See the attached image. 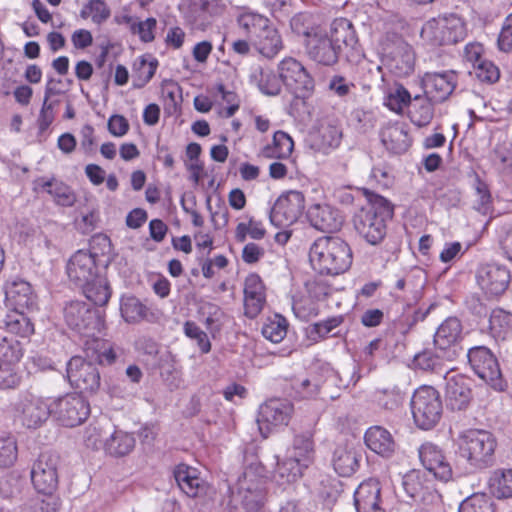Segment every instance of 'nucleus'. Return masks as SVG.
Returning a JSON list of instances; mask_svg holds the SVG:
<instances>
[{"instance_id": "obj_26", "label": "nucleus", "mask_w": 512, "mask_h": 512, "mask_svg": "<svg viewBox=\"0 0 512 512\" xmlns=\"http://www.w3.org/2000/svg\"><path fill=\"white\" fill-rule=\"evenodd\" d=\"M5 303L10 310H31L36 306V296L28 282L14 280L6 284Z\"/></svg>"}, {"instance_id": "obj_59", "label": "nucleus", "mask_w": 512, "mask_h": 512, "mask_svg": "<svg viewBox=\"0 0 512 512\" xmlns=\"http://www.w3.org/2000/svg\"><path fill=\"white\" fill-rule=\"evenodd\" d=\"M184 333L188 338L196 341L202 353H208L211 350V342L208 335L194 322H185Z\"/></svg>"}, {"instance_id": "obj_28", "label": "nucleus", "mask_w": 512, "mask_h": 512, "mask_svg": "<svg viewBox=\"0 0 512 512\" xmlns=\"http://www.w3.org/2000/svg\"><path fill=\"white\" fill-rule=\"evenodd\" d=\"M33 191L35 193L46 192L57 205L71 207L76 201V195L73 190L62 181L52 177H38L33 181Z\"/></svg>"}, {"instance_id": "obj_24", "label": "nucleus", "mask_w": 512, "mask_h": 512, "mask_svg": "<svg viewBox=\"0 0 512 512\" xmlns=\"http://www.w3.org/2000/svg\"><path fill=\"white\" fill-rule=\"evenodd\" d=\"M477 282L487 294H502L510 282V272L499 264H486L477 272Z\"/></svg>"}, {"instance_id": "obj_27", "label": "nucleus", "mask_w": 512, "mask_h": 512, "mask_svg": "<svg viewBox=\"0 0 512 512\" xmlns=\"http://www.w3.org/2000/svg\"><path fill=\"white\" fill-rule=\"evenodd\" d=\"M445 379L447 406L451 410L461 411L466 409L472 398L468 380L459 374H447Z\"/></svg>"}, {"instance_id": "obj_18", "label": "nucleus", "mask_w": 512, "mask_h": 512, "mask_svg": "<svg viewBox=\"0 0 512 512\" xmlns=\"http://www.w3.org/2000/svg\"><path fill=\"white\" fill-rule=\"evenodd\" d=\"M67 377L72 386L86 392H94L100 385V374L95 365L80 356L72 357L67 363Z\"/></svg>"}, {"instance_id": "obj_37", "label": "nucleus", "mask_w": 512, "mask_h": 512, "mask_svg": "<svg viewBox=\"0 0 512 512\" xmlns=\"http://www.w3.org/2000/svg\"><path fill=\"white\" fill-rule=\"evenodd\" d=\"M333 467L342 477L351 476L359 466L357 452L348 446H337L333 453Z\"/></svg>"}, {"instance_id": "obj_22", "label": "nucleus", "mask_w": 512, "mask_h": 512, "mask_svg": "<svg viewBox=\"0 0 512 512\" xmlns=\"http://www.w3.org/2000/svg\"><path fill=\"white\" fill-rule=\"evenodd\" d=\"M238 489L242 504L247 510L256 511L264 504L265 481L263 477L256 475L252 467L245 469L239 478Z\"/></svg>"}, {"instance_id": "obj_62", "label": "nucleus", "mask_w": 512, "mask_h": 512, "mask_svg": "<svg viewBox=\"0 0 512 512\" xmlns=\"http://www.w3.org/2000/svg\"><path fill=\"white\" fill-rule=\"evenodd\" d=\"M343 319L342 317H332L324 321L313 324L310 335L316 340L317 338L327 337L335 328H337Z\"/></svg>"}, {"instance_id": "obj_31", "label": "nucleus", "mask_w": 512, "mask_h": 512, "mask_svg": "<svg viewBox=\"0 0 512 512\" xmlns=\"http://www.w3.org/2000/svg\"><path fill=\"white\" fill-rule=\"evenodd\" d=\"M174 477L181 491L188 497H199L207 492L208 485L200 478L196 468L179 464L174 470Z\"/></svg>"}, {"instance_id": "obj_34", "label": "nucleus", "mask_w": 512, "mask_h": 512, "mask_svg": "<svg viewBox=\"0 0 512 512\" xmlns=\"http://www.w3.org/2000/svg\"><path fill=\"white\" fill-rule=\"evenodd\" d=\"M364 440L371 451L382 457L389 458L395 452L396 443L393 436L381 426H372L367 429Z\"/></svg>"}, {"instance_id": "obj_7", "label": "nucleus", "mask_w": 512, "mask_h": 512, "mask_svg": "<svg viewBox=\"0 0 512 512\" xmlns=\"http://www.w3.org/2000/svg\"><path fill=\"white\" fill-rule=\"evenodd\" d=\"M411 411L419 428L432 429L441 419L443 411L438 391L431 386L416 389L411 398Z\"/></svg>"}, {"instance_id": "obj_29", "label": "nucleus", "mask_w": 512, "mask_h": 512, "mask_svg": "<svg viewBox=\"0 0 512 512\" xmlns=\"http://www.w3.org/2000/svg\"><path fill=\"white\" fill-rule=\"evenodd\" d=\"M266 302L264 285L257 274H249L244 283L245 315L251 319L262 311Z\"/></svg>"}, {"instance_id": "obj_11", "label": "nucleus", "mask_w": 512, "mask_h": 512, "mask_svg": "<svg viewBox=\"0 0 512 512\" xmlns=\"http://www.w3.org/2000/svg\"><path fill=\"white\" fill-rule=\"evenodd\" d=\"M467 359L472 371L495 388H501V370L494 353L484 345H476L467 350Z\"/></svg>"}, {"instance_id": "obj_46", "label": "nucleus", "mask_w": 512, "mask_h": 512, "mask_svg": "<svg viewBox=\"0 0 512 512\" xmlns=\"http://www.w3.org/2000/svg\"><path fill=\"white\" fill-rule=\"evenodd\" d=\"M79 288L82 289L83 294L88 300L98 306L105 305L110 298L109 287L99 274L96 276V279L93 281L89 280L87 285H80Z\"/></svg>"}, {"instance_id": "obj_32", "label": "nucleus", "mask_w": 512, "mask_h": 512, "mask_svg": "<svg viewBox=\"0 0 512 512\" xmlns=\"http://www.w3.org/2000/svg\"><path fill=\"white\" fill-rule=\"evenodd\" d=\"M249 83L266 96H277L282 91L278 72L269 67L253 66L249 73Z\"/></svg>"}, {"instance_id": "obj_55", "label": "nucleus", "mask_w": 512, "mask_h": 512, "mask_svg": "<svg viewBox=\"0 0 512 512\" xmlns=\"http://www.w3.org/2000/svg\"><path fill=\"white\" fill-rule=\"evenodd\" d=\"M459 512H494V503L486 494H473L462 501Z\"/></svg>"}, {"instance_id": "obj_38", "label": "nucleus", "mask_w": 512, "mask_h": 512, "mask_svg": "<svg viewBox=\"0 0 512 512\" xmlns=\"http://www.w3.org/2000/svg\"><path fill=\"white\" fill-rule=\"evenodd\" d=\"M286 456L308 468L314 459V443L311 435L307 433L296 435Z\"/></svg>"}, {"instance_id": "obj_6", "label": "nucleus", "mask_w": 512, "mask_h": 512, "mask_svg": "<svg viewBox=\"0 0 512 512\" xmlns=\"http://www.w3.org/2000/svg\"><path fill=\"white\" fill-rule=\"evenodd\" d=\"M282 87L296 98H308L315 89V81L305 65L298 59L286 56L277 64Z\"/></svg>"}, {"instance_id": "obj_56", "label": "nucleus", "mask_w": 512, "mask_h": 512, "mask_svg": "<svg viewBox=\"0 0 512 512\" xmlns=\"http://www.w3.org/2000/svg\"><path fill=\"white\" fill-rule=\"evenodd\" d=\"M375 401L387 410L397 409L403 402V395L397 388L380 389L374 394Z\"/></svg>"}, {"instance_id": "obj_33", "label": "nucleus", "mask_w": 512, "mask_h": 512, "mask_svg": "<svg viewBox=\"0 0 512 512\" xmlns=\"http://www.w3.org/2000/svg\"><path fill=\"white\" fill-rule=\"evenodd\" d=\"M252 46L267 59L274 58L284 47L282 37L272 23L257 33L252 41Z\"/></svg>"}, {"instance_id": "obj_36", "label": "nucleus", "mask_w": 512, "mask_h": 512, "mask_svg": "<svg viewBox=\"0 0 512 512\" xmlns=\"http://www.w3.org/2000/svg\"><path fill=\"white\" fill-rule=\"evenodd\" d=\"M327 31L332 42L338 46L340 53L343 46L353 49L358 42L352 23L346 18L335 19Z\"/></svg>"}, {"instance_id": "obj_41", "label": "nucleus", "mask_w": 512, "mask_h": 512, "mask_svg": "<svg viewBox=\"0 0 512 512\" xmlns=\"http://www.w3.org/2000/svg\"><path fill=\"white\" fill-rule=\"evenodd\" d=\"M135 447L133 434L123 430L114 432L104 442L105 451L114 457H123L129 454Z\"/></svg>"}, {"instance_id": "obj_21", "label": "nucleus", "mask_w": 512, "mask_h": 512, "mask_svg": "<svg viewBox=\"0 0 512 512\" xmlns=\"http://www.w3.org/2000/svg\"><path fill=\"white\" fill-rule=\"evenodd\" d=\"M462 323L457 317L446 318L434 334V346L444 356L452 360L457 355L456 347L462 340Z\"/></svg>"}, {"instance_id": "obj_52", "label": "nucleus", "mask_w": 512, "mask_h": 512, "mask_svg": "<svg viewBox=\"0 0 512 512\" xmlns=\"http://www.w3.org/2000/svg\"><path fill=\"white\" fill-rule=\"evenodd\" d=\"M287 320L279 315L269 318L262 327V335L273 343L281 342L287 334Z\"/></svg>"}, {"instance_id": "obj_17", "label": "nucleus", "mask_w": 512, "mask_h": 512, "mask_svg": "<svg viewBox=\"0 0 512 512\" xmlns=\"http://www.w3.org/2000/svg\"><path fill=\"white\" fill-rule=\"evenodd\" d=\"M427 472L411 470L402 478V486L406 494L415 501L435 504L440 501L434 482Z\"/></svg>"}, {"instance_id": "obj_35", "label": "nucleus", "mask_w": 512, "mask_h": 512, "mask_svg": "<svg viewBox=\"0 0 512 512\" xmlns=\"http://www.w3.org/2000/svg\"><path fill=\"white\" fill-rule=\"evenodd\" d=\"M342 133L340 130H307L306 145L315 152L328 153L340 144Z\"/></svg>"}, {"instance_id": "obj_13", "label": "nucleus", "mask_w": 512, "mask_h": 512, "mask_svg": "<svg viewBox=\"0 0 512 512\" xmlns=\"http://www.w3.org/2000/svg\"><path fill=\"white\" fill-rule=\"evenodd\" d=\"M305 208L302 192L291 190L282 194L270 210L269 218L276 227H287L295 223Z\"/></svg>"}, {"instance_id": "obj_53", "label": "nucleus", "mask_w": 512, "mask_h": 512, "mask_svg": "<svg viewBox=\"0 0 512 512\" xmlns=\"http://www.w3.org/2000/svg\"><path fill=\"white\" fill-rule=\"evenodd\" d=\"M214 98L222 107L220 114L225 117H231L239 108L238 95L233 91L226 90L221 84L215 88Z\"/></svg>"}, {"instance_id": "obj_61", "label": "nucleus", "mask_w": 512, "mask_h": 512, "mask_svg": "<svg viewBox=\"0 0 512 512\" xmlns=\"http://www.w3.org/2000/svg\"><path fill=\"white\" fill-rule=\"evenodd\" d=\"M474 72L480 81L488 83L496 82L500 76L498 67L487 59L476 65Z\"/></svg>"}, {"instance_id": "obj_43", "label": "nucleus", "mask_w": 512, "mask_h": 512, "mask_svg": "<svg viewBox=\"0 0 512 512\" xmlns=\"http://www.w3.org/2000/svg\"><path fill=\"white\" fill-rule=\"evenodd\" d=\"M158 67V61L151 55L138 57L133 64L134 86H145L154 76Z\"/></svg>"}, {"instance_id": "obj_5", "label": "nucleus", "mask_w": 512, "mask_h": 512, "mask_svg": "<svg viewBox=\"0 0 512 512\" xmlns=\"http://www.w3.org/2000/svg\"><path fill=\"white\" fill-rule=\"evenodd\" d=\"M466 34L464 21L450 14L426 21L420 30V39L424 46L438 47L463 41Z\"/></svg>"}, {"instance_id": "obj_19", "label": "nucleus", "mask_w": 512, "mask_h": 512, "mask_svg": "<svg viewBox=\"0 0 512 512\" xmlns=\"http://www.w3.org/2000/svg\"><path fill=\"white\" fill-rule=\"evenodd\" d=\"M66 272L77 287L87 285L89 280L93 281L98 275L96 254L84 249L76 251L68 260Z\"/></svg>"}, {"instance_id": "obj_51", "label": "nucleus", "mask_w": 512, "mask_h": 512, "mask_svg": "<svg viewBox=\"0 0 512 512\" xmlns=\"http://www.w3.org/2000/svg\"><path fill=\"white\" fill-rule=\"evenodd\" d=\"M410 102L411 96L408 90L403 86H396L387 91L383 103L389 110L401 114Z\"/></svg>"}, {"instance_id": "obj_12", "label": "nucleus", "mask_w": 512, "mask_h": 512, "mask_svg": "<svg viewBox=\"0 0 512 512\" xmlns=\"http://www.w3.org/2000/svg\"><path fill=\"white\" fill-rule=\"evenodd\" d=\"M293 411L292 403L286 399L274 398L263 403L257 416L261 435L266 438L273 428L287 426Z\"/></svg>"}, {"instance_id": "obj_25", "label": "nucleus", "mask_w": 512, "mask_h": 512, "mask_svg": "<svg viewBox=\"0 0 512 512\" xmlns=\"http://www.w3.org/2000/svg\"><path fill=\"white\" fill-rule=\"evenodd\" d=\"M354 505L357 512H385L379 481L369 479L360 483L354 492Z\"/></svg>"}, {"instance_id": "obj_20", "label": "nucleus", "mask_w": 512, "mask_h": 512, "mask_svg": "<svg viewBox=\"0 0 512 512\" xmlns=\"http://www.w3.org/2000/svg\"><path fill=\"white\" fill-rule=\"evenodd\" d=\"M419 459L429 475L442 482L452 479V468L443 451L435 444L426 442L418 449Z\"/></svg>"}, {"instance_id": "obj_16", "label": "nucleus", "mask_w": 512, "mask_h": 512, "mask_svg": "<svg viewBox=\"0 0 512 512\" xmlns=\"http://www.w3.org/2000/svg\"><path fill=\"white\" fill-rule=\"evenodd\" d=\"M457 82V74L452 70L426 72L421 78L426 98L434 103L447 100L455 90Z\"/></svg>"}, {"instance_id": "obj_45", "label": "nucleus", "mask_w": 512, "mask_h": 512, "mask_svg": "<svg viewBox=\"0 0 512 512\" xmlns=\"http://www.w3.org/2000/svg\"><path fill=\"white\" fill-rule=\"evenodd\" d=\"M489 330L496 340L505 339L512 330V314L503 309H494L489 318Z\"/></svg>"}, {"instance_id": "obj_14", "label": "nucleus", "mask_w": 512, "mask_h": 512, "mask_svg": "<svg viewBox=\"0 0 512 512\" xmlns=\"http://www.w3.org/2000/svg\"><path fill=\"white\" fill-rule=\"evenodd\" d=\"M59 456L52 452H43L34 462L31 480L35 489L42 494H51L58 485Z\"/></svg>"}, {"instance_id": "obj_1", "label": "nucleus", "mask_w": 512, "mask_h": 512, "mask_svg": "<svg viewBox=\"0 0 512 512\" xmlns=\"http://www.w3.org/2000/svg\"><path fill=\"white\" fill-rule=\"evenodd\" d=\"M458 462H465L469 472L484 470L494 465L497 440L486 430L468 429L454 441Z\"/></svg>"}, {"instance_id": "obj_58", "label": "nucleus", "mask_w": 512, "mask_h": 512, "mask_svg": "<svg viewBox=\"0 0 512 512\" xmlns=\"http://www.w3.org/2000/svg\"><path fill=\"white\" fill-rule=\"evenodd\" d=\"M290 26L295 34L303 36L305 39L310 38L311 34L321 28L319 26H314L312 17L306 13H299L293 16L290 21Z\"/></svg>"}, {"instance_id": "obj_47", "label": "nucleus", "mask_w": 512, "mask_h": 512, "mask_svg": "<svg viewBox=\"0 0 512 512\" xmlns=\"http://www.w3.org/2000/svg\"><path fill=\"white\" fill-rule=\"evenodd\" d=\"M237 24L246 34H254L256 36L258 32L267 28L271 21L266 16L257 12L244 11L238 15Z\"/></svg>"}, {"instance_id": "obj_44", "label": "nucleus", "mask_w": 512, "mask_h": 512, "mask_svg": "<svg viewBox=\"0 0 512 512\" xmlns=\"http://www.w3.org/2000/svg\"><path fill=\"white\" fill-rule=\"evenodd\" d=\"M381 141L386 149L393 154L406 152L411 144L407 130H382Z\"/></svg>"}, {"instance_id": "obj_10", "label": "nucleus", "mask_w": 512, "mask_h": 512, "mask_svg": "<svg viewBox=\"0 0 512 512\" xmlns=\"http://www.w3.org/2000/svg\"><path fill=\"white\" fill-rule=\"evenodd\" d=\"M53 415L64 426L75 427L82 424L90 414V405L79 393H70L52 399Z\"/></svg>"}, {"instance_id": "obj_9", "label": "nucleus", "mask_w": 512, "mask_h": 512, "mask_svg": "<svg viewBox=\"0 0 512 512\" xmlns=\"http://www.w3.org/2000/svg\"><path fill=\"white\" fill-rule=\"evenodd\" d=\"M67 325L80 335L90 339L100 333L103 321L97 312L81 301H71L64 309Z\"/></svg>"}, {"instance_id": "obj_30", "label": "nucleus", "mask_w": 512, "mask_h": 512, "mask_svg": "<svg viewBox=\"0 0 512 512\" xmlns=\"http://www.w3.org/2000/svg\"><path fill=\"white\" fill-rule=\"evenodd\" d=\"M307 216L311 225L322 232H335L343 224V218L338 210L328 204L312 205Z\"/></svg>"}, {"instance_id": "obj_15", "label": "nucleus", "mask_w": 512, "mask_h": 512, "mask_svg": "<svg viewBox=\"0 0 512 512\" xmlns=\"http://www.w3.org/2000/svg\"><path fill=\"white\" fill-rule=\"evenodd\" d=\"M307 56L310 60L323 66H333L339 60L340 52L334 44L328 31L320 28L311 34L310 38L304 40Z\"/></svg>"}, {"instance_id": "obj_23", "label": "nucleus", "mask_w": 512, "mask_h": 512, "mask_svg": "<svg viewBox=\"0 0 512 512\" xmlns=\"http://www.w3.org/2000/svg\"><path fill=\"white\" fill-rule=\"evenodd\" d=\"M21 357L19 341L2 337V389L14 388L20 383L18 364Z\"/></svg>"}, {"instance_id": "obj_57", "label": "nucleus", "mask_w": 512, "mask_h": 512, "mask_svg": "<svg viewBox=\"0 0 512 512\" xmlns=\"http://www.w3.org/2000/svg\"><path fill=\"white\" fill-rule=\"evenodd\" d=\"M111 11L104 0H91L82 10L83 17H90L96 24L105 22Z\"/></svg>"}, {"instance_id": "obj_4", "label": "nucleus", "mask_w": 512, "mask_h": 512, "mask_svg": "<svg viewBox=\"0 0 512 512\" xmlns=\"http://www.w3.org/2000/svg\"><path fill=\"white\" fill-rule=\"evenodd\" d=\"M383 64L397 77L409 76L415 68L416 56L410 44L396 33H386L378 44Z\"/></svg>"}, {"instance_id": "obj_63", "label": "nucleus", "mask_w": 512, "mask_h": 512, "mask_svg": "<svg viewBox=\"0 0 512 512\" xmlns=\"http://www.w3.org/2000/svg\"><path fill=\"white\" fill-rule=\"evenodd\" d=\"M497 46L502 52L509 53L512 51V13L503 21L497 39Z\"/></svg>"}, {"instance_id": "obj_64", "label": "nucleus", "mask_w": 512, "mask_h": 512, "mask_svg": "<svg viewBox=\"0 0 512 512\" xmlns=\"http://www.w3.org/2000/svg\"><path fill=\"white\" fill-rule=\"evenodd\" d=\"M494 165L505 175L512 174V151L497 147L495 149Z\"/></svg>"}, {"instance_id": "obj_3", "label": "nucleus", "mask_w": 512, "mask_h": 512, "mask_svg": "<svg viewBox=\"0 0 512 512\" xmlns=\"http://www.w3.org/2000/svg\"><path fill=\"white\" fill-rule=\"evenodd\" d=\"M309 258L320 274L339 275L352 264V252L348 244L338 237H320L311 246Z\"/></svg>"}, {"instance_id": "obj_50", "label": "nucleus", "mask_w": 512, "mask_h": 512, "mask_svg": "<svg viewBox=\"0 0 512 512\" xmlns=\"http://www.w3.org/2000/svg\"><path fill=\"white\" fill-rule=\"evenodd\" d=\"M120 311L127 323H137L146 316V307L134 296L121 298Z\"/></svg>"}, {"instance_id": "obj_40", "label": "nucleus", "mask_w": 512, "mask_h": 512, "mask_svg": "<svg viewBox=\"0 0 512 512\" xmlns=\"http://www.w3.org/2000/svg\"><path fill=\"white\" fill-rule=\"evenodd\" d=\"M86 356L101 365H110L115 362L116 354L113 348L103 339L91 337L84 343Z\"/></svg>"}, {"instance_id": "obj_60", "label": "nucleus", "mask_w": 512, "mask_h": 512, "mask_svg": "<svg viewBox=\"0 0 512 512\" xmlns=\"http://www.w3.org/2000/svg\"><path fill=\"white\" fill-rule=\"evenodd\" d=\"M104 426L100 423L90 424L84 431V443L88 448L98 449L102 444L104 445Z\"/></svg>"}, {"instance_id": "obj_42", "label": "nucleus", "mask_w": 512, "mask_h": 512, "mask_svg": "<svg viewBox=\"0 0 512 512\" xmlns=\"http://www.w3.org/2000/svg\"><path fill=\"white\" fill-rule=\"evenodd\" d=\"M4 323L7 332L21 338H27L34 332V326L25 311L11 310L6 315Z\"/></svg>"}, {"instance_id": "obj_54", "label": "nucleus", "mask_w": 512, "mask_h": 512, "mask_svg": "<svg viewBox=\"0 0 512 512\" xmlns=\"http://www.w3.org/2000/svg\"><path fill=\"white\" fill-rule=\"evenodd\" d=\"M409 117L411 122L418 126L423 127L430 123L433 118V108L431 103L416 97L409 109Z\"/></svg>"}, {"instance_id": "obj_48", "label": "nucleus", "mask_w": 512, "mask_h": 512, "mask_svg": "<svg viewBox=\"0 0 512 512\" xmlns=\"http://www.w3.org/2000/svg\"><path fill=\"white\" fill-rule=\"evenodd\" d=\"M490 488L497 498L512 497V470L498 469L490 478Z\"/></svg>"}, {"instance_id": "obj_2", "label": "nucleus", "mask_w": 512, "mask_h": 512, "mask_svg": "<svg viewBox=\"0 0 512 512\" xmlns=\"http://www.w3.org/2000/svg\"><path fill=\"white\" fill-rule=\"evenodd\" d=\"M368 202L354 215L356 231L368 243L377 245L387 231V221L393 216V207L381 195L366 191Z\"/></svg>"}, {"instance_id": "obj_39", "label": "nucleus", "mask_w": 512, "mask_h": 512, "mask_svg": "<svg viewBox=\"0 0 512 512\" xmlns=\"http://www.w3.org/2000/svg\"><path fill=\"white\" fill-rule=\"evenodd\" d=\"M306 467L300 465L295 459L285 457L277 462L273 473V480L279 486H287L298 481Z\"/></svg>"}, {"instance_id": "obj_49", "label": "nucleus", "mask_w": 512, "mask_h": 512, "mask_svg": "<svg viewBox=\"0 0 512 512\" xmlns=\"http://www.w3.org/2000/svg\"><path fill=\"white\" fill-rule=\"evenodd\" d=\"M294 147L292 138L283 130H276L273 135V146L265 148V154L274 158L288 157Z\"/></svg>"}, {"instance_id": "obj_8", "label": "nucleus", "mask_w": 512, "mask_h": 512, "mask_svg": "<svg viewBox=\"0 0 512 512\" xmlns=\"http://www.w3.org/2000/svg\"><path fill=\"white\" fill-rule=\"evenodd\" d=\"M52 399L25 395L12 403L6 410L15 419H18L27 428H37L53 415Z\"/></svg>"}]
</instances>
